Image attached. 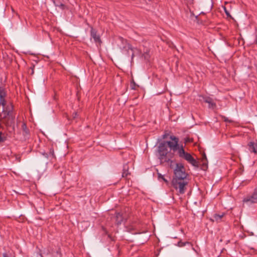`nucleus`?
<instances>
[{"instance_id":"1","label":"nucleus","mask_w":257,"mask_h":257,"mask_svg":"<svg viewBox=\"0 0 257 257\" xmlns=\"http://www.w3.org/2000/svg\"><path fill=\"white\" fill-rule=\"evenodd\" d=\"M170 139L172 141H163L160 143L158 147V158L160 163L170 164V168H173L172 163L173 161L169 158L170 155H168L169 147L174 153H177L180 158L184 159L193 166L198 167L197 161L190 153L185 152L182 145L179 144V138L174 136H171Z\"/></svg>"},{"instance_id":"2","label":"nucleus","mask_w":257,"mask_h":257,"mask_svg":"<svg viewBox=\"0 0 257 257\" xmlns=\"http://www.w3.org/2000/svg\"><path fill=\"white\" fill-rule=\"evenodd\" d=\"M174 176L172 180H188L187 178L188 175L186 173L184 166L180 163L176 164V168L174 170Z\"/></svg>"},{"instance_id":"3","label":"nucleus","mask_w":257,"mask_h":257,"mask_svg":"<svg viewBox=\"0 0 257 257\" xmlns=\"http://www.w3.org/2000/svg\"><path fill=\"white\" fill-rule=\"evenodd\" d=\"M189 183V180H172L173 187L180 194H183L187 190V187Z\"/></svg>"},{"instance_id":"4","label":"nucleus","mask_w":257,"mask_h":257,"mask_svg":"<svg viewBox=\"0 0 257 257\" xmlns=\"http://www.w3.org/2000/svg\"><path fill=\"white\" fill-rule=\"evenodd\" d=\"M242 203L243 204L248 206L257 203V186L253 189L251 193L243 197Z\"/></svg>"},{"instance_id":"5","label":"nucleus","mask_w":257,"mask_h":257,"mask_svg":"<svg viewBox=\"0 0 257 257\" xmlns=\"http://www.w3.org/2000/svg\"><path fill=\"white\" fill-rule=\"evenodd\" d=\"M203 99V101L208 104V107L209 108L214 109L216 107V103L213 101V99L210 97L208 96H201Z\"/></svg>"},{"instance_id":"6","label":"nucleus","mask_w":257,"mask_h":257,"mask_svg":"<svg viewBox=\"0 0 257 257\" xmlns=\"http://www.w3.org/2000/svg\"><path fill=\"white\" fill-rule=\"evenodd\" d=\"M90 35H91V37L94 39L95 42H96V43L101 42V40H100L99 36L97 35L96 31L95 29H94L93 28H91Z\"/></svg>"},{"instance_id":"7","label":"nucleus","mask_w":257,"mask_h":257,"mask_svg":"<svg viewBox=\"0 0 257 257\" xmlns=\"http://www.w3.org/2000/svg\"><path fill=\"white\" fill-rule=\"evenodd\" d=\"M114 219L115 220V223L117 225L120 224L123 220V217L122 216V213L120 212H116L114 216Z\"/></svg>"},{"instance_id":"8","label":"nucleus","mask_w":257,"mask_h":257,"mask_svg":"<svg viewBox=\"0 0 257 257\" xmlns=\"http://www.w3.org/2000/svg\"><path fill=\"white\" fill-rule=\"evenodd\" d=\"M5 96V92L3 90H0V105H2L3 107V108H4L6 105Z\"/></svg>"},{"instance_id":"9","label":"nucleus","mask_w":257,"mask_h":257,"mask_svg":"<svg viewBox=\"0 0 257 257\" xmlns=\"http://www.w3.org/2000/svg\"><path fill=\"white\" fill-rule=\"evenodd\" d=\"M248 150L250 152L257 153V145L253 142H250L248 145Z\"/></svg>"},{"instance_id":"10","label":"nucleus","mask_w":257,"mask_h":257,"mask_svg":"<svg viewBox=\"0 0 257 257\" xmlns=\"http://www.w3.org/2000/svg\"><path fill=\"white\" fill-rule=\"evenodd\" d=\"M119 40L122 43L126 44V45H127V48L128 50H130L132 52V59H133V58L134 57V53L133 52L134 50H133V48H132V47L129 44L127 43V41L126 40H124L122 38L119 37Z\"/></svg>"},{"instance_id":"11","label":"nucleus","mask_w":257,"mask_h":257,"mask_svg":"<svg viewBox=\"0 0 257 257\" xmlns=\"http://www.w3.org/2000/svg\"><path fill=\"white\" fill-rule=\"evenodd\" d=\"M8 117L9 124H12L14 122L15 116L13 114V112L11 111V110H9V112L6 114Z\"/></svg>"},{"instance_id":"12","label":"nucleus","mask_w":257,"mask_h":257,"mask_svg":"<svg viewBox=\"0 0 257 257\" xmlns=\"http://www.w3.org/2000/svg\"><path fill=\"white\" fill-rule=\"evenodd\" d=\"M224 215V213H222L221 214H215L213 216V221L219 222L221 221Z\"/></svg>"},{"instance_id":"13","label":"nucleus","mask_w":257,"mask_h":257,"mask_svg":"<svg viewBox=\"0 0 257 257\" xmlns=\"http://www.w3.org/2000/svg\"><path fill=\"white\" fill-rule=\"evenodd\" d=\"M130 173L128 172V166L127 164H125L123 166V172L122 173V177H127Z\"/></svg>"},{"instance_id":"14","label":"nucleus","mask_w":257,"mask_h":257,"mask_svg":"<svg viewBox=\"0 0 257 257\" xmlns=\"http://www.w3.org/2000/svg\"><path fill=\"white\" fill-rule=\"evenodd\" d=\"M202 169L203 170H205L207 168V157L205 154H204L202 155Z\"/></svg>"},{"instance_id":"15","label":"nucleus","mask_w":257,"mask_h":257,"mask_svg":"<svg viewBox=\"0 0 257 257\" xmlns=\"http://www.w3.org/2000/svg\"><path fill=\"white\" fill-rule=\"evenodd\" d=\"M22 128L23 132V135L26 138H27L29 135V130L28 129L26 124L25 123H23Z\"/></svg>"},{"instance_id":"16","label":"nucleus","mask_w":257,"mask_h":257,"mask_svg":"<svg viewBox=\"0 0 257 257\" xmlns=\"http://www.w3.org/2000/svg\"><path fill=\"white\" fill-rule=\"evenodd\" d=\"M4 110L5 111L4 113L5 117L6 116V114L9 112V110H11V111L12 112L13 110V106L11 104L8 105L3 108Z\"/></svg>"},{"instance_id":"17","label":"nucleus","mask_w":257,"mask_h":257,"mask_svg":"<svg viewBox=\"0 0 257 257\" xmlns=\"http://www.w3.org/2000/svg\"><path fill=\"white\" fill-rule=\"evenodd\" d=\"M186 244H188L192 246V245L191 244L190 242L186 241V242H182L181 241H180L178 242V245L179 247H183L185 246Z\"/></svg>"},{"instance_id":"18","label":"nucleus","mask_w":257,"mask_h":257,"mask_svg":"<svg viewBox=\"0 0 257 257\" xmlns=\"http://www.w3.org/2000/svg\"><path fill=\"white\" fill-rule=\"evenodd\" d=\"M139 87V85H137L134 80H133L131 82V87L132 89L136 90L137 87Z\"/></svg>"},{"instance_id":"19","label":"nucleus","mask_w":257,"mask_h":257,"mask_svg":"<svg viewBox=\"0 0 257 257\" xmlns=\"http://www.w3.org/2000/svg\"><path fill=\"white\" fill-rule=\"evenodd\" d=\"M52 157L53 158H55L54 150L51 148L49 149V158Z\"/></svg>"},{"instance_id":"20","label":"nucleus","mask_w":257,"mask_h":257,"mask_svg":"<svg viewBox=\"0 0 257 257\" xmlns=\"http://www.w3.org/2000/svg\"><path fill=\"white\" fill-rule=\"evenodd\" d=\"M224 12L225 13V14L226 15V16L228 17H230V18H231V16L230 14V13H229V12L227 10L226 8L225 7H224Z\"/></svg>"},{"instance_id":"21","label":"nucleus","mask_w":257,"mask_h":257,"mask_svg":"<svg viewBox=\"0 0 257 257\" xmlns=\"http://www.w3.org/2000/svg\"><path fill=\"white\" fill-rule=\"evenodd\" d=\"M52 2H53L54 5L55 6H56V7H63V6H64V5H63V4H60V5L56 4L55 1L54 0H52Z\"/></svg>"},{"instance_id":"22","label":"nucleus","mask_w":257,"mask_h":257,"mask_svg":"<svg viewBox=\"0 0 257 257\" xmlns=\"http://www.w3.org/2000/svg\"><path fill=\"white\" fill-rule=\"evenodd\" d=\"M2 133L0 132V143L3 142L5 141V138L3 137Z\"/></svg>"},{"instance_id":"23","label":"nucleus","mask_w":257,"mask_h":257,"mask_svg":"<svg viewBox=\"0 0 257 257\" xmlns=\"http://www.w3.org/2000/svg\"><path fill=\"white\" fill-rule=\"evenodd\" d=\"M185 1L186 2L187 5H192L193 4L194 0H185Z\"/></svg>"},{"instance_id":"24","label":"nucleus","mask_w":257,"mask_h":257,"mask_svg":"<svg viewBox=\"0 0 257 257\" xmlns=\"http://www.w3.org/2000/svg\"><path fill=\"white\" fill-rule=\"evenodd\" d=\"M224 120L225 122H231V120H229L227 117H224Z\"/></svg>"},{"instance_id":"25","label":"nucleus","mask_w":257,"mask_h":257,"mask_svg":"<svg viewBox=\"0 0 257 257\" xmlns=\"http://www.w3.org/2000/svg\"><path fill=\"white\" fill-rule=\"evenodd\" d=\"M4 257H12V256H10L8 253H5L3 254Z\"/></svg>"},{"instance_id":"26","label":"nucleus","mask_w":257,"mask_h":257,"mask_svg":"<svg viewBox=\"0 0 257 257\" xmlns=\"http://www.w3.org/2000/svg\"><path fill=\"white\" fill-rule=\"evenodd\" d=\"M158 178L160 179H162V176H163V175H161V174L160 173H158Z\"/></svg>"},{"instance_id":"27","label":"nucleus","mask_w":257,"mask_h":257,"mask_svg":"<svg viewBox=\"0 0 257 257\" xmlns=\"http://www.w3.org/2000/svg\"><path fill=\"white\" fill-rule=\"evenodd\" d=\"M162 180H163V181H164V182H165L166 183H168V181L167 179H166L164 178V176H162Z\"/></svg>"},{"instance_id":"28","label":"nucleus","mask_w":257,"mask_h":257,"mask_svg":"<svg viewBox=\"0 0 257 257\" xmlns=\"http://www.w3.org/2000/svg\"><path fill=\"white\" fill-rule=\"evenodd\" d=\"M77 115V112H74L73 114V117L74 118H75Z\"/></svg>"},{"instance_id":"29","label":"nucleus","mask_w":257,"mask_h":257,"mask_svg":"<svg viewBox=\"0 0 257 257\" xmlns=\"http://www.w3.org/2000/svg\"><path fill=\"white\" fill-rule=\"evenodd\" d=\"M254 43L257 44V35H256V38H255V40L254 41Z\"/></svg>"},{"instance_id":"30","label":"nucleus","mask_w":257,"mask_h":257,"mask_svg":"<svg viewBox=\"0 0 257 257\" xmlns=\"http://www.w3.org/2000/svg\"><path fill=\"white\" fill-rule=\"evenodd\" d=\"M43 155H46V156H47V154L44 153ZM46 157H47V156H46Z\"/></svg>"},{"instance_id":"31","label":"nucleus","mask_w":257,"mask_h":257,"mask_svg":"<svg viewBox=\"0 0 257 257\" xmlns=\"http://www.w3.org/2000/svg\"><path fill=\"white\" fill-rule=\"evenodd\" d=\"M165 137H166V136L165 135H164V138H165Z\"/></svg>"}]
</instances>
